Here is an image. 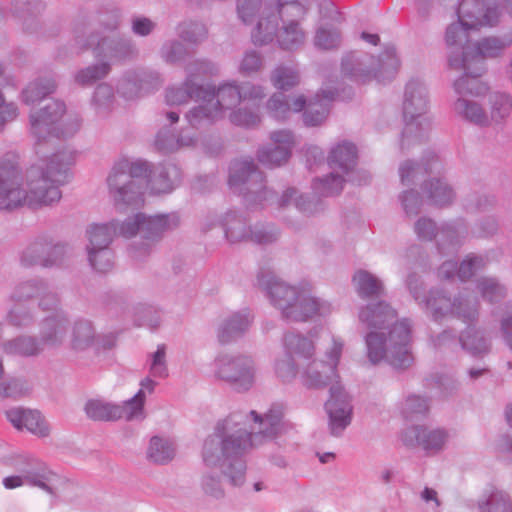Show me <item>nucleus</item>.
Here are the masks:
<instances>
[{"label": "nucleus", "instance_id": "4be33fe9", "mask_svg": "<svg viewBox=\"0 0 512 512\" xmlns=\"http://www.w3.org/2000/svg\"><path fill=\"white\" fill-rule=\"evenodd\" d=\"M161 84L162 79L156 71H132L121 80L118 92L125 99L132 100L159 89Z\"/></svg>", "mask_w": 512, "mask_h": 512}, {"label": "nucleus", "instance_id": "cd10ccee", "mask_svg": "<svg viewBox=\"0 0 512 512\" xmlns=\"http://www.w3.org/2000/svg\"><path fill=\"white\" fill-rule=\"evenodd\" d=\"M6 416L18 430L26 429L39 437L49 435L50 429L45 418L36 410L13 408L6 412Z\"/></svg>", "mask_w": 512, "mask_h": 512}, {"label": "nucleus", "instance_id": "2eb2a0df", "mask_svg": "<svg viewBox=\"0 0 512 512\" xmlns=\"http://www.w3.org/2000/svg\"><path fill=\"white\" fill-rule=\"evenodd\" d=\"M22 465L18 468L20 475H12L3 479V485L6 489H15L23 485L37 487L46 493L55 496L62 478L52 471L44 462L38 458L27 455L24 456Z\"/></svg>", "mask_w": 512, "mask_h": 512}, {"label": "nucleus", "instance_id": "2f4dec72", "mask_svg": "<svg viewBox=\"0 0 512 512\" xmlns=\"http://www.w3.org/2000/svg\"><path fill=\"white\" fill-rule=\"evenodd\" d=\"M485 266V260L481 256L469 255L458 266L455 261H445L439 268L438 274L441 278L451 279L455 275L461 281L470 279L478 270Z\"/></svg>", "mask_w": 512, "mask_h": 512}, {"label": "nucleus", "instance_id": "bf43d9fd", "mask_svg": "<svg viewBox=\"0 0 512 512\" xmlns=\"http://www.w3.org/2000/svg\"><path fill=\"white\" fill-rule=\"evenodd\" d=\"M113 100V89L108 84H100L96 87L92 103L97 110L108 109Z\"/></svg>", "mask_w": 512, "mask_h": 512}, {"label": "nucleus", "instance_id": "0e129e2a", "mask_svg": "<svg viewBox=\"0 0 512 512\" xmlns=\"http://www.w3.org/2000/svg\"><path fill=\"white\" fill-rule=\"evenodd\" d=\"M18 107L13 102H6L3 93L0 91V130L8 122L14 121L18 117Z\"/></svg>", "mask_w": 512, "mask_h": 512}, {"label": "nucleus", "instance_id": "79ce46f5", "mask_svg": "<svg viewBox=\"0 0 512 512\" xmlns=\"http://www.w3.org/2000/svg\"><path fill=\"white\" fill-rule=\"evenodd\" d=\"M175 451V446L170 440L153 436L150 439L147 456L156 464H166L174 458Z\"/></svg>", "mask_w": 512, "mask_h": 512}, {"label": "nucleus", "instance_id": "c03bdc74", "mask_svg": "<svg viewBox=\"0 0 512 512\" xmlns=\"http://www.w3.org/2000/svg\"><path fill=\"white\" fill-rule=\"evenodd\" d=\"M94 328L89 321L80 320L75 322L72 330L71 348L82 351L94 343Z\"/></svg>", "mask_w": 512, "mask_h": 512}, {"label": "nucleus", "instance_id": "4c0bfd02", "mask_svg": "<svg viewBox=\"0 0 512 512\" xmlns=\"http://www.w3.org/2000/svg\"><path fill=\"white\" fill-rule=\"evenodd\" d=\"M353 283L362 299L380 297L384 293L381 280L365 270H359L354 274Z\"/></svg>", "mask_w": 512, "mask_h": 512}, {"label": "nucleus", "instance_id": "4d7b16f0", "mask_svg": "<svg viewBox=\"0 0 512 512\" xmlns=\"http://www.w3.org/2000/svg\"><path fill=\"white\" fill-rule=\"evenodd\" d=\"M263 67V58L260 53L250 50L247 51L239 65V72L244 76H250L258 73Z\"/></svg>", "mask_w": 512, "mask_h": 512}, {"label": "nucleus", "instance_id": "e2e57ef3", "mask_svg": "<svg viewBox=\"0 0 512 512\" xmlns=\"http://www.w3.org/2000/svg\"><path fill=\"white\" fill-rule=\"evenodd\" d=\"M400 199L403 209L407 215H417L420 212L422 199L416 191H405L401 195Z\"/></svg>", "mask_w": 512, "mask_h": 512}, {"label": "nucleus", "instance_id": "37998d69", "mask_svg": "<svg viewBox=\"0 0 512 512\" xmlns=\"http://www.w3.org/2000/svg\"><path fill=\"white\" fill-rule=\"evenodd\" d=\"M85 411L89 418L93 420H118L120 409L118 405L106 403L101 400H89L85 405Z\"/></svg>", "mask_w": 512, "mask_h": 512}, {"label": "nucleus", "instance_id": "5701e85b", "mask_svg": "<svg viewBox=\"0 0 512 512\" xmlns=\"http://www.w3.org/2000/svg\"><path fill=\"white\" fill-rule=\"evenodd\" d=\"M415 232L421 240H432L434 237H438V250L443 254L446 247L455 251L460 244V232L454 225L447 224L438 229L434 221L429 218L418 219L415 223Z\"/></svg>", "mask_w": 512, "mask_h": 512}, {"label": "nucleus", "instance_id": "de8ad7c7", "mask_svg": "<svg viewBox=\"0 0 512 512\" xmlns=\"http://www.w3.org/2000/svg\"><path fill=\"white\" fill-rule=\"evenodd\" d=\"M340 32L331 26H321L316 30L314 36V45L317 49L333 50L341 45Z\"/></svg>", "mask_w": 512, "mask_h": 512}, {"label": "nucleus", "instance_id": "9b49d317", "mask_svg": "<svg viewBox=\"0 0 512 512\" xmlns=\"http://www.w3.org/2000/svg\"><path fill=\"white\" fill-rule=\"evenodd\" d=\"M429 106L428 93L419 79H411L405 87L402 104L405 127L402 132L401 147L409 146L424 139L431 128L426 116Z\"/></svg>", "mask_w": 512, "mask_h": 512}, {"label": "nucleus", "instance_id": "052dcab7", "mask_svg": "<svg viewBox=\"0 0 512 512\" xmlns=\"http://www.w3.org/2000/svg\"><path fill=\"white\" fill-rule=\"evenodd\" d=\"M201 486L206 495L216 499L224 495L220 477L218 475H214L213 472L203 475Z\"/></svg>", "mask_w": 512, "mask_h": 512}, {"label": "nucleus", "instance_id": "49530a36", "mask_svg": "<svg viewBox=\"0 0 512 512\" xmlns=\"http://www.w3.org/2000/svg\"><path fill=\"white\" fill-rule=\"evenodd\" d=\"M491 120L500 123L512 112V97L507 93L494 92L489 96Z\"/></svg>", "mask_w": 512, "mask_h": 512}, {"label": "nucleus", "instance_id": "a211bd4d", "mask_svg": "<svg viewBox=\"0 0 512 512\" xmlns=\"http://www.w3.org/2000/svg\"><path fill=\"white\" fill-rule=\"evenodd\" d=\"M215 376L228 383L234 390L245 392L255 383L254 360L245 355H220L215 361Z\"/></svg>", "mask_w": 512, "mask_h": 512}, {"label": "nucleus", "instance_id": "aec40b11", "mask_svg": "<svg viewBox=\"0 0 512 512\" xmlns=\"http://www.w3.org/2000/svg\"><path fill=\"white\" fill-rule=\"evenodd\" d=\"M222 227L226 239L230 243L253 242L256 244H270L277 240L278 232L274 227L247 225L246 219L235 211L225 213L222 220Z\"/></svg>", "mask_w": 512, "mask_h": 512}, {"label": "nucleus", "instance_id": "58836bf2", "mask_svg": "<svg viewBox=\"0 0 512 512\" xmlns=\"http://www.w3.org/2000/svg\"><path fill=\"white\" fill-rule=\"evenodd\" d=\"M242 101L240 86L235 81L221 84L215 90L213 105L221 108V116L224 117L226 110L236 107Z\"/></svg>", "mask_w": 512, "mask_h": 512}, {"label": "nucleus", "instance_id": "473e14b6", "mask_svg": "<svg viewBox=\"0 0 512 512\" xmlns=\"http://www.w3.org/2000/svg\"><path fill=\"white\" fill-rule=\"evenodd\" d=\"M253 317L248 310L231 314L218 328V340L229 343L242 336L250 327Z\"/></svg>", "mask_w": 512, "mask_h": 512}, {"label": "nucleus", "instance_id": "f257e3e1", "mask_svg": "<svg viewBox=\"0 0 512 512\" xmlns=\"http://www.w3.org/2000/svg\"><path fill=\"white\" fill-rule=\"evenodd\" d=\"M65 110L64 102L53 100L30 113V134L35 139L40 159L26 171L25 178L16 154L7 153L0 158L1 210L10 211L24 205L36 209L61 199L59 187L71 178L70 168L75 161V153L60 151L47 157L43 146H53L54 139L71 137L79 130L81 122L76 116L60 124Z\"/></svg>", "mask_w": 512, "mask_h": 512}, {"label": "nucleus", "instance_id": "9d476101", "mask_svg": "<svg viewBox=\"0 0 512 512\" xmlns=\"http://www.w3.org/2000/svg\"><path fill=\"white\" fill-rule=\"evenodd\" d=\"M400 61L393 46L386 47L379 57L363 51L346 53L341 62L342 75L358 84H366L372 80L385 82L397 72Z\"/></svg>", "mask_w": 512, "mask_h": 512}, {"label": "nucleus", "instance_id": "423d86ee", "mask_svg": "<svg viewBox=\"0 0 512 512\" xmlns=\"http://www.w3.org/2000/svg\"><path fill=\"white\" fill-rule=\"evenodd\" d=\"M141 178H146L152 194L170 193L181 180V171L174 164L151 169L143 160L119 159L107 177L109 195L116 207L138 208L144 203Z\"/></svg>", "mask_w": 512, "mask_h": 512}, {"label": "nucleus", "instance_id": "7c9ffc66", "mask_svg": "<svg viewBox=\"0 0 512 512\" xmlns=\"http://www.w3.org/2000/svg\"><path fill=\"white\" fill-rule=\"evenodd\" d=\"M464 88L465 92L462 94L457 93L460 97L453 105L455 113L475 125L487 126L489 124V117L483 107L479 103L465 98L466 95H470L467 89L475 91V86L473 84H465ZM471 96H475V94H471ZM478 96L476 95V97Z\"/></svg>", "mask_w": 512, "mask_h": 512}, {"label": "nucleus", "instance_id": "412c9836", "mask_svg": "<svg viewBox=\"0 0 512 512\" xmlns=\"http://www.w3.org/2000/svg\"><path fill=\"white\" fill-rule=\"evenodd\" d=\"M67 253L65 244L54 243L47 236H39L21 251L20 263L24 267H53L61 264Z\"/></svg>", "mask_w": 512, "mask_h": 512}, {"label": "nucleus", "instance_id": "3c124183", "mask_svg": "<svg viewBox=\"0 0 512 512\" xmlns=\"http://www.w3.org/2000/svg\"><path fill=\"white\" fill-rule=\"evenodd\" d=\"M144 401L145 392L139 390L132 398L125 401L122 406L118 405L120 411L119 419H126L128 421L133 419L144 418Z\"/></svg>", "mask_w": 512, "mask_h": 512}, {"label": "nucleus", "instance_id": "b1692460", "mask_svg": "<svg viewBox=\"0 0 512 512\" xmlns=\"http://www.w3.org/2000/svg\"><path fill=\"white\" fill-rule=\"evenodd\" d=\"M270 138L273 147L259 149L257 157L264 166L273 168L284 164L290 158L293 135L290 131L279 130L271 133Z\"/></svg>", "mask_w": 512, "mask_h": 512}, {"label": "nucleus", "instance_id": "774afa93", "mask_svg": "<svg viewBox=\"0 0 512 512\" xmlns=\"http://www.w3.org/2000/svg\"><path fill=\"white\" fill-rule=\"evenodd\" d=\"M505 309L501 319V331L505 343L512 349V303L506 304Z\"/></svg>", "mask_w": 512, "mask_h": 512}, {"label": "nucleus", "instance_id": "09e8293b", "mask_svg": "<svg viewBox=\"0 0 512 512\" xmlns=\"http://www.w3.org/2000/svg\"><path fill=\"white\" fill-rule=\"evenodd\" d=\"M481 512H512L509 495L501 490H493L487 500L479 504Z\"/></svg>", "mask_w": 512, "mask_h": 512}, {"label": "nucleus", "instance_id": "72a5a7b5", "mask_svg": "<svg viewBox=\"0 0 512 512\" xmlns=\"http://www.w3.org/2000/svg\"><path fill=\"white\" fill-rule=\"evenodd\" d=\"M213 91V97L207 100H200L201 102L191 108L186 114L185 119L188 124L196 129L209 126L219 119H222L221 108L215 107L213 101L215 100V89Z\"/></svg>", "mask_w": 512, "mask_h": 512}, {"label": "nucleus", "instance_id": "6e6d98bb", "mask_svg": "<svg viewBox=\"0 0 512 512\" xmlns=\"http://www.w3.org/2000/svg\"><path fill=\"white\" fill-rule=\"evenodd\" d=\"M229 120L239 127L254 128L260 123L261 118L257 112L247 108H239L230 113Z\"/></svg>", "mask_w": 512, "mask_h": 512}, {"label": "nucleus", "instance_id": "a878e982", "mask_svg": "<svg viewBox=\"0 0 512 512\" xmlns=\"http://www.w3.org/2000/svg\"><path fill=\"white\" fill-rule=\"evenodd\" d=\"M447 433L442 429L429 430L422 426H413L405 430L402 440L409 446H420L427 453L441 450L447 440Z\"/></svg>", "mask_w": 512, "mask_h": 512}, {"label": "nucleus", "instance_id": "f3484780", "mask_svg": "<svg viewBox=\"0 0 512 512\" xmlns=\"http://www.w3.org/2000/svg\"><path fill=\"white\" fill-rule=\"evenodd\" d=\"M113 222L116 225V235L130 238L136 235L137 232H140L144 239L154 241L165 232L176 228L179 225L180 219L177 213L158 214L155 216L137 213L134 216L128 217L121 224L117 221Z\"/></svg>", "mask_w": 512, "mask_h": 512}, {"label": "nucleus", "instance_id": "6ab92c4d", "mask_svg": "<svg viewBox=\"0 0 512 512\" xmlns=\"http://www.w3.org/2000/svg\"><path fill=\"white\" fill-rule=\"evenodd\" d=\"M116 235L114 222L93 224L87 230L89 244L87 245L88 261L97 272L106 273L113 268V252L109 245Z\"/></svg>", "mask_w": 512, "mask_h": 512}, {"label": "nucleus", "instance_id": "8fccbe9b", "mask_svg": "<svg viewBox=\"0 0 512 512\" xmlns=\"http://www.w3.org/2000/svg\"><path fill=\"white\" fill-rule=\"evenodd\" d=\"M477 289L482 298L490 303L499 302L506 295V288L495 278H481L477 281Z\"/></svg>", "mask_w": 512, "mask_h": 512}, {"label": "nucleus", "instance_id": "a19ab883", "mask_svg": "<svg viewBox=\"0 0 512 512\" xmlns=\"http://www.w3.org/2000/svg\"><path fill=\"white\" fill-rule=\"evenodd\" d=\"M266 5L274 8L277 0H237V13L244 24H252L261 19Z\"/></svg>", "mask_w": 512, "mask_h": 512}, {"label": "nucleus", "instance_id": "dca6fc26", "mask_svg": "<svg viewBox=\"0 0 512 512\" xmlns=\"http://www.w3.org/2000/svg\"><path fill=\"white\" fill-rule=\"evenodd\" d=\"M187 77L182 85L166 89L165 102L169 106L187 104L191 99L207 100L213 97L211 87H204L195 81L197 74L214 75L217 67L206 60H196L186 67Z\"/></svg>", "mask_w": 512, "mask_h": 512}, {"label": "nucleus", "instance_id": "1a4fd4ad", "mask_svg": "<svg viewBox=\"0 0 512 512\" xmlns=\"http://www.w3.org/2000/svg\"><path fill=\"white\" fill-rule=\"evenodd\" d=\"M258 285L263 288L272 305L287 321L301 322L314 316L330 313L331 306L324 300L313 297L307 286H291L280 281L272 272H260Z\"/></svg>", "mask_w": 512, "mask_h": 512}, {"label": "nucleus", "instance_id": "603ef678", "mask_svg": "<svg viewBox=\"0 0 512 512\" xmlns=\"http://www.w3.org/2000/svg\"><path fill=\"white\" fill-rule=\"evenodd\" d=\"M429 410L428 400L417 395L408 396L401 406V413L409 420L426 415Z\"/></svg>", "mask_w": 512, "mask_h": 512}, {"label": "nucleus", "instance_id": "69168bd1", "mask_svg": "<svg viewBox=\"0 0 512 512\" xmlns=\"http://www.w3.org/2000/svg\"><path fill=\"white\" fill-rule=\"evenodd\" d=\"M4 369L0 361V397L16 398L22 393V389L18 380H6L3 377Z\"/></svg>", "mask_w": 512, "mask_h": 512}, {"label": "nucleus", "instance_id": "bb28decb", "mask_svg": "<svg viewBox=\"0 0 512 512\" xmlns=\"http://www.w3.org/2000/svg\"><path fill=\"white\" fill-rule=\"evenodd\" d=\"M40 298V307L43 310H53L56 314L58 297L55 293L48 292L46 285L41 281L30 280L20 283L11 295V299L15 302H21L32 297Z\"/></svg>", "mask_w": 512, "mask_h": 512}, {"label": "nucleus", "instance_id": "c85d7f7f", "mask_svg": "<svg viewBox=\"0 0 512 512\" xmlns=\"http://www.w3.org/2000/svg\"><path fill=\"white\" fill-rule=\"evenodd\" d=\"M340 98L337 90L321 89L315 97L309 101L307 108L303 113V122L306 126H317L327 118L331 102Z\"/></svg>", "mask_w": 512, "mask_h": 512}, {"label": "nucleus", "instance_id": "c9c22d12", "mask_svg": "<svg viewBox=\"0 0 512 512\" xmlns=\"http://www.w3.org/2000/svg\"><path fill=\"white\" fill-rule=\"evenodd\" d=\"M423 190L429 203L435 206L449 205L455 198L453 189L442 178H432L425 182Z\"/></svg>", "mask_w": 512, "mask_h": 512}, {"label": "nucleus", "instance_id": "4468645a", "mask_svg": "<svg viewBox=\"0 0 512 512\" xmlns=\"http://www.w3.org/2000/svg\"><path fill=\"white\" fill-rule=\"evenodd\" d=\"M66 324V317L62 312H57L42 322L40 342L33 337H18L7 342L4 351L10 355L33 356L42 351L44 346L56 347L63 342Z\"/></svg>", "mask_w": 512, "mask_h": 512}, {"label": "nucleus", "instance_id": "0eeeda50", "mask_svg": "<svg viewBox=\"0 0 512 512\" xmlns=\"http://www.w3.org/2000/svg\"><path fill=\"white\" fill-rule=\"evenodd\" d=\"M407 286L420 304L429 310L435 321H440L448 315H454L463 322L469 324L468 328L461 333L459 342L461 347L472 356H482L488 353L490 344L483 337L480 331L474 330L470 324L478 318V302L459 295L452 301L443 290H431L428 296L420 294V282L416 275L411 274L407 278Z\"/></svg>", "mask_w": 512, "mask_h": 512}, {"label": "nucleus", "instance_id": "e433bc0d", "mask_svg": "<svg viewBox=\"0 0 512 512\" xmlns=\"http://www.w3.org/2000/svg\"><path fill=\"white\" fill-rule=\"evenodd\" d=\"M56 90V82L52 77H39L30 82L22 91V101L34 105Z\"/></svg>", "mask_w": 512, "mask_h": 512}, {"label": "nucleus", "instance_id": "864d4df0", "mask_svg": "<svg viewBox=\"0 0 512 512\" xmlns=\"http://www.w3.org/2000/svg\"><path fill=\"white\" fill-rule=\"evenodd\" d=\"M110 71L107 63H101L81 69L75 75V81L80 85H91L95 81L104 78Z\"/></svg>", "mask_w": 512, "mask_h": 512}, {"label": "nucleus", "instance_id": "13d9d810", "mask_svg": "<svg viewBox=\"0 0 512 512\" xmlns=\"http://www.w3.org/2000/svg\"><path fill=\"white\" fill-rule=\"evenodd\" d=\"M165 345H159L157 350L151 356L150 374L155 378H166L168 376V368L166 365Z\"/></svg>", "mask_w": 512, "mask_h": 512}, {"label": "nucleus", "instance_id": "ea45409f", "mask_svg": "<svg viewBox=\"0 0 512 512\" xmlns=\"http://www.w3.org/2000/svg\"><path fill=\"white\" fill-rule=\"evenodd\" d=\"M193 136L180 135L175 136L170 130H161L156 135L155 148L163 153H172L182 147H190L195 144Z\"/></svg>", "mask_w": 512, "mask_h": 512}, {"label": "nucleus", "instance_id": "39448f33", "mask_svg": "<svg viewBox=\"0 0 512 512\" xmlns=\"http://www.w3.org/2000/svg\"><path fill=\"white\" fill-rule=\"evenodd\" d=\"M359 320L370 330L365 342L371 363L386 360L396 369H405L413 363L411 323L408 319L398 321L396 310L387 302L362 307Z\"/></svg>", "mask_w": 512, "mask_h": 512}, {"label": "nucleus", "instance_id": "f03ea898", "mask_svg": "<svg viewBox=\"0 0 512 512\" xmlns=\"http://www.w3.org/2000/svg\"><path fill=\"white\" fill-rule=\"evenodd\" d=\"M456 13L458 22L449 25L445 34L449 48V67L464 71L453 83L454 90L462 94L465 92V84H473L476 90L467 89V92L485 95L489 87L478 79L486 71L485 59L503 55L512 45V30L500 36L484 37L476 42L469 41V30L497 24L500 12L495 0H462Z\"/></svg>", "mask_w": 512, "mask_h": 512}, {"label": "nucleus", "instance_id": "a18cd8bd", "mask_svg": "<svg viewBox=\"0 0 512 512\" xmlns=\"http://www.w3.org/2000/svg\"><path fill=\"white\" fill-rule=\"evenodd\" d=\"M300 75L295 67L279 65L271 73V83L278 90H289L299 84Z\"/></svg>", "mask_w": 512, "mask_h": 512}, {"label": "nucleus", "instance_id": "6e6552de", "mask_svg": "<svg viewBox=\"0 0 512 512\" xmlns=\"http://www.w3.org/2000/svg\"><path fill=\"white\" fill-rule=\"evenodd\" d=\"M310 3L311 0H277L274 8L266 5L251 32L252 42L262 46L276 40L283 50L299 49L305 43L306 35L297 18L306 14Z\"/></svg>", "mask_w": 512, "mask_h": 512}, {"label": "nucleus", "instance_id": "7ed1b4c3", "mask_svg": "<svg viewBox=\"0 0 512 512\" xmlns=\"http://www.w3.org/2000/svg\"><path fill=\"white\" fill-rule=\"evenodd\" d=\"M285 407L273 403L264 414L233 412L219 422L215 432L204 441L202 458L206 467L218 470L231 485L245 481V454L264 441L273 440L292 426L284 420Z\"/></svg>", "mask_w": 512, "mask_h": 512}, {"label": "nucleus", "instance_id": "20e7f679", "mask_svg": "<svg viewBox=\"0 0 512 512\" xmlns=\"http://www.w3.org/2000/svg\"><path fill=\"white\" fill-rule=\"evenodd\" d=\"M332 346L326 351L327 362L314 358L315 346L311 339L289 332L283 337L285 355L275 362V373L282 381H291L300 373L307 388L330 386V397L325 403L331 434L340 435L352 420L351 398L340 385L337 366L344 347L343 341L331 337Z\"/></svg>", "mask_w": 512, "mask_h": 512}, {"label": "nucleus", "instance_id": "338daca9", "mask_svg": "<svg viewBox=\"0 0 512 512\" xmlns=\"http://www.w3.org/2000/svg\"><path fill=\"white\" fill-rule=\"evenodd\" d=\"M240 86L242 101H257L265 97L263 86L251 82H244Z\"/></svg>", "mask_w": 512, "mask_h": 512}, {"label": "nucleus", "instance_id": "f704fd0d", "mask_svg": "<svg viewBox=\"0 0 512 512\" xmlns=\"http://www.w3.org/2000/svg\"><path fill=\"white\" fill-rule=\"evenodd\" d=\"M306 107V99L300 95L293 100L292 105L283 93H274L266 103L269 115L276 120H286L292 112H300Z\"/></svg>", "mask_w": 512, "mask_h": 512}, {"label": "nucleus", "instance_id": "f8f14e48", "mask_svg": "<svg viewBox=\"0 0 512 512\" xmlns=\"http://www.w3.org/2000/svg\"><path fill=\"white\" fill-rule=\"evenodd\" d=\"M228 185L244 198L249 208L263 207L274 197V192L265 186V177L252 159H236L229 167Z\"/></svg>", "mask_w": 512, "mask_h": 512}, {"label": "nucleus", "instance_id": "680f3d73", "mask_svg": "<svg viewBox=\"0 0 512 512\" xmlns=\"http://www.w3.org/2000/svg\"><path fill=\"white\" fill-rule=\"evenodd\" d=\"M185 47L178 41H171L163 45L161 49L162 58L168 63H176L184 58Z\"/></svg>", "mask_w": 512, "mask_h": 512}, {"label": "nucleus", "instance_id": "ddd939ff", "mask_svg": "<svg viewBox=\"0 0 512 512\" xmlns=\"http://www.w3.org/2000/svg\"><path fill=\"white\" fill-rule=\"evenodd\" d=\"M357 160V148L348 141H342L331 148L328 156V165L334 171L324 178H317L313 181V190L321 196L338 195L343 190L346 179L353 171Z\"/></svg>", "mask_w": 512, "mask_h": 512}, {"label": "nucleus", "instance_id": "393cba45", "mask_svg": "<svg viewBox=\"0 0 512 512\" xmlns=\"http://www.w3.org/2000/svg\"><path fill=\"white\" fill-rule=\"evenodd\" d=\"M76 42L80 44V49L93 48L96 56L102 54L116 59H126L133 54V48L130 41L125 39H110L109 37H98L91 35L88 40L83 41L79 36Z\"/></svg>", "mask_w": 512, "mask_h": 512}, {"label": "nucleus", "instance_id": "5fc2aeb1", "mask_svg": "<svg viewBox=\"0 0 512 512\" xmlns=\"http://www.w3.org/2000/svg\"><path fill=\"white\" fill-rule=\"evenodd\" d=\"M207 28L200 22H183L179 25L180 37L189 43H198L207 36Z\"/></svg>", "mask_w": 512, "mask_h": 512}, {"label": "nucleus", "instance_id": "c756f323", "mask_svg": "<svg viewBox=\"0 0 512 512\" xmlns=\"http://www.w3.org/2000/svg\"><path fill=\"white\" fill-rule=\"evenodd\" d=\"M442 168L443 165L438 155L434 152H428L424 156L422 163L413 161L404 162L399 168L400 179L403 185H408L414 182L419 174L431 175L433 173H439Z\"/></svg>", "mask_w": 512, "mask_h": 512}]
</instances>
